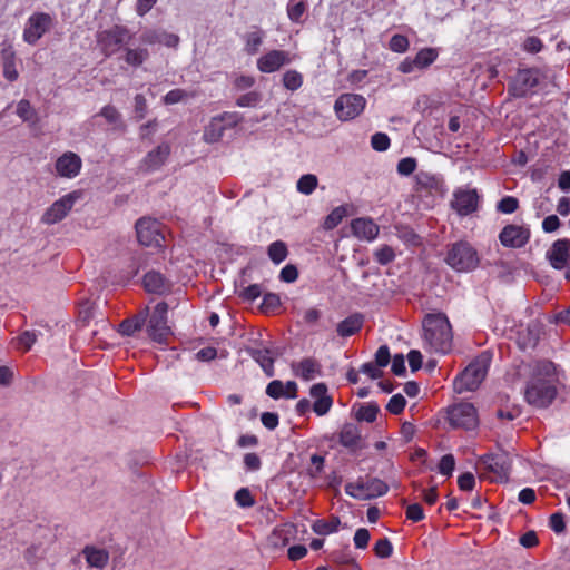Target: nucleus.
Segmentation results:
<instances>
[{"mask_svg": "<svg viewBox=\"0 0 570 570\" xmlns=\"http://www.w3.org/2000/svg\"><path fill=\"white\" fill-rule=\"evenodd\" d=\"M82 553H83L88 564L92 568H99V569L104 568L107 564L108 559H109V554L106 550L96 549V548L89 547V546H87L82 550Z\"/></svg>", "mask_w": 570, "mask_h": 570, "instance_id": "nucleus-30", "label": "nucleus"}, {"mask_svg": "<svg viewBox=\"0 0 570 570\" xmlns=\"http://www.w3.org/2000/svg\"><path fill=\"white\" fill-rule=\"evenodd\" d=\"M363 488V479H358L356 482L346 483L345 492L347 495L358 500V495H364Z\"/></svg>", "mask_w": 570, "mask_h": 570, "instance_id": "nucleus-62", "label": "nucleus"}, {"mask_svg": "<svg viewBox=\"0 0 570 570\" xmlns=\"http://www.w3.org/2000/svg\"><path fill=\"white\" fill-rule=\"evenodd\" d=\"M168 305L165 302L158 303L149 317L147 332L148 335L158 343L166 342L170 335V327L167 325Z\"/></svg>", "mask_w": 570, "mask_h": 570, "instance_id": "nucleus-8", "label": "nucleus"}, {"mask_svg": "<svg viewBox=\"0 0 570 570\" xmlns=\"http://www.w3.org/2000/svg\"><path fill=\"white\" fill-rule=\"evenodd\" d=\"M492 361V353L490 351L481 352L453 382L454 391L459 394L470 391H475L485 379L490 364Z\"/></svg>", "mask_w": 570, "mask_h": 570, "instance_id": "nucleus-2", "label": "nucleus"}, {"mask_svg": "<svg viewBox=\"0 0 570 570\" xmlns=\"http://www.w3.org/2000/svg\"><path fill=\"white\" fill-rule=\"evenodd\" d=\"M557 395L553 380L531 377L524 391V397L530 405L539 409L549 406Z\"/></svg>", "mask_w": 570, "mask_h": 570, "instance_id": "nucleus-4", "label": "nucleus"}, {"mask_svg": "<svg viewBox=\"0 0 570 570\" xmlns=\"http://www.w3.org/2000/svg\"><path fill=\"white\" fill-rule=\"evenodd\" d=\"M81 198V191L75 190L60 199L56 200L42 215V223L47 225L56 224L62 220L73 207L75 203Z\"/></svg>", "mask_w": 570, "mask_h": 570, "instance_id": "nucleus-11", "label": "nucleus"}, {"mask_svg": "<svg viewBox=\"0 0 570 570\" xmlns=\"http://www.w3.org/2000/svg\"><path fill=\"white\" fill-rule=\"evenodd\" d=\"M216 117L226 126V129L237 126L243 120V116L238 112H223Z\"/></svg>", "mask_w": 570, "mask_h": 570, "instance_id": "nucleus-56", "label": "nucleus"}, {"mask_svg": "<svg viewBox=\"0 0 570 570\" xmlns=\"http://www.w3.org/2000/svg\"><path fill=\"white\" fill-rule=\"evenodd\" d=\"M81 166V158L72 151L62 154L56 161L57 174L66 178L76 177L80 173Z\"/></svg>", "mask_w": 570, "mask_h": 570, "instance_id": "nucleus-19", "label": "nucleus"}, {"mask_svg": "<svg viewBox=\"0 0 570 570\" xmlns=\"http://www.w3.org/2000/svg\"><path fill=\"white\" fill-rule=\"evenodd\" d=\"M138 242L144 246H160L164 236L160 233V224L150 218H140L136 223Z\"/></svg>", "mask_w": 570, "mask_h": 570, "instance_id": "nucleus-13", "label": "nucleus"}, {"mask_svg": "<svg viewBox=\"0 0 570 570\" xmlns=\"http://www.w3.org/2000/svg\"><path fill=\"white\" fill-rule=\"evenodd\" d=\"M53 24V18L46 12L32 13L23 29V40L29 45H36L37 41L48 32Z\"/></svg>", "mask_w": 570, "mask_h": 570, "instance_id": "nucleus-9", "label": "nucleus"}, {"mask_svg": "<svg viewBox=\"0 0 570 570\" xmlns=\"http://www.w3.org/2000/svg\"><path fill=\"white\" fill-rule=\"evenodd\" d=\"M556 372L554 364L550 361H540L537 363L532 377H542L552 380Z\"/></svg>", "mask_w": 570, "mask_h": 570, "instance_id": "nucleus-42", "label": "nucleus"}, {"mask_svg": "<svg viewBox=\"0 0 570 570\" xmlns=\"http://www.w3.org/2000/svg\"><path fill=\"white\" fill-rule=\"evenodd\" d=\"M415 186L416 190H438L440 180L435 175L421 170L415 175Z\"/></svg>", "mask_w": 570, "mask_h": 570, "instance_id": "nucleus-32", "label": "nucleus"}, {"mask_svg": "<svg viewBox=\"0 0 570 570\" xmlns=\"http://www.w3.org/2000/svg\"><path fill=\"white\" fill-rule=\"evenodd\" d=\"M390 49L394 52H405L409 48V40L403 35H394L389 45Z\"/></svg>", "mask_w": 570, "mask_h": 570, "instance_id": "nucleus-54", "label": "nucleus"}, {"mask_svg": "<svg viewBox=\"0 0 570 570\" xmlns=\"http://www.w3.org/2000/svg\"><path fill=\"white\" fill-rule=\"evenodd\" d=\"M454 468H455V460L452 454L443 455L441 458L439 466H438L439 472L445 476H451Z\"/></svg>", "mask_w": 570, "mask_h": 570, "instance_id": "nucleus-51", "label": "nucleus"}, {"mask_svg": "<svg viewBox=\"0 0 570 570\" xmlns=\"http://www.w3.org/2000/svg\"><path fill=\"white\" fill-rule=\"evenodd\" d=\"M267 254L273 263L281 264L287 257V246L284 242L276 240L268 246Z\"/></svg>", "mask_w": 570, "mask_h": 570, "instance_id": "nucleus-36", "label": "nucleus"}, {"mask_svg": "<svg viewBox=\"0 0 570 570\" xmlns=\"http://www.w3.org/2000/svg\"><path fill=\"white\" fill-rule=\"evenodd\" d=\"M458 485L462 491H471L475 485L474 475L471 472L461 474L458 479Z\"/></svg>", "mask_w": 570, "mask_h": 570, "instance_id": "nucleus-64", "label": "nucleus"}, {"mask_svg": "<svg viewBox=\"0 0 570 570\" xmlns=\"http://www.w3.org/2000/svg\"><path fill=\"white\" fill-rule=\"evenodd\" d=\"M262 294V287L258 284H252L247 287H244L239 292V296L248 302L255 301L257 297H259Z\"/></svg>", "mask_w": 570, "mask_h": 570, "instance_id": "nucleus-58", "label": "nucleus"}, {"mask_svg": "<svg viewBox=\"0 0 570 570\" xmlns=\"http://www.w3.org/2000/svg\"><path fill=\"white\" fill-rule=\"evenodd\" d=\"M366 99L357 94H343L334 104L337 118L347 121L357 117L365 108Z\"/></svg>", "mask_w": 570, "mask_h": 570, "instance_id": "nucleus-6", "label": "nucleus"}, {"mask_svg": "<svg viewBox=\"0 0 570 570\" xmlns=\"http://www.w3.org/2000/svg\"><path fill=\"white\" fill-rule=\"evenodd\" d=\"M262 100V95L256 91H250L242 95L237 100L236 105L239 107H253Z\"/></svg>", "mask_w": 570, "mask_h": 570, "instance_id": "nucleus-53", "label": "nucleus"}, {"mask_svg": "<svg viewBox=\"0 0 570 570\" xmlns=\"http://www.w3.org/2000/svg\"><path fill=\"white\" fill-rule=\"evenodd\" d=\"M363 484L364 495H358V500H371L389 491V485L379 478L363 479Z\"/></svg>", "mask_w": 570, "mask_h": 570, "instance_id": "nucleus-27", "label": "nucleus"}, {"mask_svg": "<svg viewBox=\"0 0 570 570\" xmlns=\"http://www.w3.org/2000/svg\"><path fill=\"white\" fill-rule=\"evenodd\" d=\"M303 83V77L296 70H288L283 76V85L286 89L295 91Z\"/></svg>", "mask_w": 570, "mask_h": 570, "instance_id": "nucleus-43", "label": "nucleus"}, {"mask_svg": "<svg viewBox=\"0 0 570 570\" xmlns=\"http://www.w3.org/2000/svg\"><path fill=\"white\" fill-rule=\"evenodd\" d=\"M266 394L272 399L286 397L285 386L282 381L274 380L266 387Z\"/></svg>", "mask_w": 570, "mask_h": 570, "instance_id": "nucleus-49", "label": "nucleus"}, {"mask_svg": "<svg viewBox=\"0 0 570 570\" xmlns=\"http://www.w3.org/2000/svg\"><path fill=\"white\" fill-rule=\"evenodd\" d=\"M292 370L295 375L302 377L305 381H311L321 374L320 363L311 357L303 358L298 363H293Z\"/></svg>", "mask_w": 570, "mask_h": 570, "instance_id": "nucleus-26", "label": "nucleus"}, {"mask_svg": "<svg viewBox=\"0 0 570 570\" xmlns=\"http://www.w3.org/2000/svg\"><path fill=\"white\" fill-rule=\"evenodd\" d=\"M140 41L145 45L161 43L168 48H177L180 39L163 29H147L141 33Z\"/></svg>", "mask_w": 570, "mask_h": 570, "instance_id": "nucleus-21", "label": "nucleus"}, {"mask_svg": "<svg viewBox=\"0 0 570 570\" xmlns=\"http://www.w3.org/2000/svg\"><path fill=\"white\" fill-rule=\"evenodd\" d=\"M374 256L377 263L381 265H386L394 259L395 254L390 246H383L375 252Z\"/></svg>", "mask_w": 570, "mask_h": 570, "instance_id": "nucleus-57", "label": "nucleus"}, {"mask_svg": "<svg viewBox=\"0 0 570 570\" xmlns=\"http://www.w3.org/2000/svg\"><path fill=\"white\" fill-rule=\"evenodd\" d=\"M361 441V432L355 424L345 423L342 426L338 433V442L341 445L354 452L362 448Z\"/></svg>", "mask_w": 570, "mask_h": 570, "instance_id": "nucleus-23", "label": "nucleus"}, {"mask_svg": "<svg viewBox=\"0 0 570 570\" xmlns=\"http://www.w3.org/2000/svg\"><path fill=\"white\" fill-rule=\"evenodd\" d=\"M131 39V35L126 27L114 26L110 29L98 32L97 42L102 52L109 57L116 53L120 47Z\"/></svg>", "mask_w": 570, "mask_h": 570, "instance_id": "nucleus-5", "label": "nucleus"}, {"mask_svg": "<svg viewBox=\"0 0 570 570\" xmlns=\"http://www.w3.org/2000/svg\"><path fill=\"white\" fill-rule=\"evenodd\" d=\"M530 238V230L523 226L507 225L500 233L499 239L504 247H523Z\"/></svg>", "mask_w": 570, "mask_h": 570, "instance_id": "nucleus-16", "label": "nucleus"}, {"mask_svg": "<svg viewBox=\"0 0 570 570\" xmlns=\"http://www.w3.org/2000/svg\"><path fill=\"white\" fill-rule=\"evenodd\" d=\"M17 115L23 121H31L36 117V111L31 107L29 100L22 99L17 105Z\"/></svg>", "mask_w": 570, "mask_h": 570, "instance_id": "nucleus-46", "label": "nucleus"}, {"mask_svg": "<svg viewBox=\"0 0 570 570\" xmlns=\"http://www.w3.org/2000/svg\"><path fill=\"white\" fill-rule=\"evenodd\" d=\"M3 56V77L9 81H14L18 78V71L14 65V52L11 49H4Z\"/></svg>", "mask_w": 570, "mask_h": 570, "instance_id": "nucleus-35", "label": "nucleus"}, {"mask_svg": "<svg viewBox=\"0 0 570 570\" xmlns=\"http://www.w3.org/2000/svg\"><path fill=\"white\" fill-rule=\"evenodd\" d=\"M263 43V32L255 31L246 35L245 50L248 55H255Z\"/></svg>", "mask_w": 570, "mask_h": 570, "instance_id": "nucleus-44", "label": "nucleus"}, {"mask_svg": "<svg viewBox=\"0 0 570 570\" xmlns=\"http://www.w3.org/2000/svg\"><path fill=\"white\" fill-rule=\"evenodd\" d=\"M306 11V4L303 0H289L287 4V16L293 22H301Z\"/></svg>", "mask_w": 570, "mask_h": 570, "instance_id": "nucleus-41", "label": "nucleus"}, {"mask_svg": "<svg viewBox=\"0 0 570 570\" xmlns=\"http://www.w3.org/2000/svg\"><path fill=\"white\" fill-rule=\"evenodd\" d=\"M125 51V61L134 67L141 66L149 58V51L146 48H126Z\"/></svg>", "mask_w": 570, "mask_h": 570, "instance_id": "nucleus-34", "label": "nucleus"}, {"mask_svg": "<svg viewBox=\"0 0 570 570\" xmlns=\"http://www.w3.org/2000/svg\"><path fill=\"white\" fill-rule=\"evenodd\" d=\"M438 53L434 49L425 48L416 53L414 62H416L417 69H424L429 67L431 63H433Z\"/></svg>", "mask_w": 570, "mask_h": 570, "instance_id": "nucleus-40", "label": "nucleus"}, {"mask_svg": "<svg viewBox=\"0 0 570 570\" xmlns=\"http://www.w3.org/2000/svg\"><path fill=\"white\" fill-rule=\"evenodd\" d=\"M235 501L240 508H250L255 500L247 488H242L235 493Z\"/></svg>", "mask_w": 570, "mask_h": 570, "instance_id": "nucleus-47", "label": "nucleus"}, {"mask_svg": "<svg viewBox=\"0 0 570 570\" xmlns=\"http://www.w3.org/2000/svg\"><path fill=\"white\" fill-rule=\"evenodd\" d=\"M406 517L413 522H419L424 519V511L421 504L412 503L406 507Z\"/></svg>", "mask_w": 570, "mask_h": 570, "instance_id": "nucleus-61", "label": "nucleus"}, {"mask_svg": "<svg viewBox=\"0 0 570 570\" xmlns=\"http://www.w3.org/2000/svg\"><path fill=\"white\" fill-rule=\"evenodd\" d=\"M246 352L259 364L266 376H274V362L275 357L279 355L278 352L265 346H248Z\"/></svg>", "mask_w": 570, "mask_h": 570, "instance_id": "nucleus-18", "label": "nucleus"}, {"mask_svg": "<svg viewBox=\"0 0 570 570\" xmlns=\"http://www.w3.org/2000/svg\"><path fill=\"white\" fill-rule=\"evenodd\" d=\"M445 262L456 272H470L479 265V256L468 242H456L450 246Z\"/></svg>", "mask_w": 570, "mask_h": 570, "instance_id": "nucleus-3", "label": "nucleus"}, {"mask_svg": "<svg viewBox=\"0 0 570 570\" xmlns=\"http://www.w3.org/2000/svg\"><path fill=\"white\" fill-rule=\"evenodd\" d=\"M318 179L313 174L303 175L296 185L297 190L304 195H311L317 187Z\"/></svg>", "mask_w": 570, "mask_h": 570, "instance_id": "nucleus-39", "label": "nucleus"}, {"mask_svg": "<svg viewBox=\"0 0 570 570\" xmlns=\"http://www.w3.org/2000/svg\"><path fill=\"white\" fill-rule=\"evenodd\" d=\"M309 395L314 399L313 411L318 416H323L328 413L333 404V399L328 394L325 383H316L312 385Z\"/></svg>", "mask_w": 570, "mask_h": 570, "instance_id": "nucleus-20", "label": "nucleus"}, {"mask_svg": "<svg viewBox=\"0 0 570 570\" xmlns=\"http://www.w3.org/2000/svg\"><path fill=\"white\" fill-rule=\"evenodd\" d=\"M291 61L289 52L284 50H271L257 60V68L262 72L271 73L291 63Z\"/></svg>", "mask_w": 570, "mask_h": 570, "instance_id": "nucleus-17", "label": "nucleus"}, {"mask_svg": "<svg viewBox=\"0 0 570 570\" xmlns=\"http://www.w3.org/2000/svg\"><path fill=\"white\" fill-rule=\"evenodd\" d=\"M479 206V194L476 189L460 188L454 191L451 207L460 215L468 216L474 213Z\"/></svg>", "mask_w": 570, "mask_h": 570, "instance_id": "nucleus-14", "label": "nucleus"}, {"mask_svg": "<svg viewBox=\"0 0 570 570\" xmlns=\"http://www.w3.org/2000/svg\"><path fill=\"white\" fill-rule=\"evenodd\" d=\"M546 258L554 269H563L570 262V240L560 238L552 243Z\"/></svg>", "mask_w": 570, "mask_h": 570, "instance_id": "nucleus-15", "label": "nucleus"}, {"mask_svg": "<svg viewBox=\"0 0 570 570\" xmlns=\"http://www.w3.org/2000/svg\"><path fill=\"white\" fill-rule=\"evenodd\" d=\"M519 207V202L515 197L505 196L497 204V210L503 214H512Z\"/></svg>", "mask_w": 570, "mask_h": 570, "instance_id": "nucleus-45", "label": "nucleus"}, {"mask_svg": "<svg viewBox=\"0 0 570 570\" xmlns=\"http://www.w3.org/2000/svg\"><path fill=\"white\" fill-rule=\"evenodd\" d=\"M391 361L390 348L387 345H382L375 353V365L379 367H385Z\"/></svg>", "mask_w": 570, "mask_h": 570, "instance_id": "nucleus-59", "label": "nucleus"}, {"mask_svg": "<svg viewBox=\"0 0 570 570\" xmlns=\"http://www.w3.org/2000/svg\"><path fill=\"white\" fill-rule=\"evenodd\" d=\"M481 464L495 475V481L505 482L509 479L512 458L509 453L500 451L482 456Z\"/></svg>", "mask_w": 570, "mask_h": 570, "instance_id": "nucleus-12", "label": "nucleus"}, {"mask_svg": "<svg viewBox=\"0 0 570 570\" xmlns=\"http://www.w3.org/2000/svg\"><path fill=\"white\" fill-rule=\"evenodd\" d=\"M405 405V397L402 394H395L390 399L386 409L389 412L396 415L403 412Z\"/></svg>", "mask_w": 570, "mask_h": 570, "instance_id": "nucleus-50", "label": "nucleus"}, {"mask_svg": "<svg viewBox=\"0 0 570 570\" xmlns=\"http://www.w3.org/2000/svg\"><path fill=\"white\" fill-rule=\"evenodd\" d=\"M540 82V71L535 68L520 69L513 77L509 92L513 97H525Z\"/></svg>", "mask_w": 570, "mask_h": 570, "instance_id": "nucleus-10", "label": "nucleus"}, {"mask_svg": "<svg viewBox=\"0 0 570 570\" xmlns=\"http://www.w3.org/2000/svg\"><path fill=\"white\" fill-rule=\"evenodd\" d=\"M169 154L170 146L161 144L146 155L141 166L147 171L158 170L165 164Z\"/></svg>", "mask_w": 570, "mask_h": 570, "instance_id": "nucleus-22", "label": "nucleus"}, {"mask_svg": "<svg viewBox=\"0 0 570 570\" xmlns=\"http://www.w3.org/2000/svg\"><path fill=\"white\" fill-rule=\"evenodd\" d=\"M352 233L360 239L373 240L379 234V226L370 218H356L351 224Z\"/></svg>", "mask_w": 570, "mask_h": 570, "instance_id": "nucleus-24", "label": "nucleus"}, {"mask_svg": "<svg viewBox=\"0 0 570 570\" xmlns=\"http://www.w3.org/2000/svg\"><path fill=\"white\" fill-rule=\"evenodd\" d=\"M363 324V316L358 313L350 315L341 321L336 326V332L341 337H348L358 332Z\"/></svg>", "mask_w": 570, "mask_h": 570, "instance_id": "nucleus-29", "label": "nucleus"}, {"mask_svg": "<svg viewBox=\"0 0 570 570\" xmlns=\"http://www.w3.org/2000/svg\"><path fill=\"white\" fill-rule=\"evenodd\" d=\"M371 146L374 150L385 151L390 147V138L386 134L376 132L371 138Z\"/></svg>", "mask_w": 570, "mask_h": 570, "instance_id": "nucleus-52", "label": "nucleus"}, {"mask_svg": "<svg viewBox=\"0 0 570 570\" xmlns=\"http://www.w3.org/2000/svg\"><path fill=\"white\" fill-rule=\"evenodd\" d=\"M281 305V298L275 293H267L263 297L262 308L265 312L274 311Z\"/></svg>", "mask_w": 570, "mask_h": 570, "instance_id": "nucleus-60", "label": "nucleus"}, {"mask_svg": "<svg viewBox=\"0 0 570 570\" xmlns=\"http://www.w3.org/2000/svg\"><path fill=\"white\" fill-rule=\"evenodd\" d=\"M144 286L149 293L164 294L170 289L171 283L159 272L150 271L144 276Z\"/></svg>", "mask_w": 570, "mask_h": 570, "instance_id": "nucleus-25", "label": "nucleus"}, {"mask_svg": "<svg viewBox=\"0 0 570 570\" xmlns=\"http://www.w3.org/2000/svg\"><path fill=\"white\" fill-rule=\"evenodd\" d=\"M225 130L226 126H224L217 117H214L205 127L203 139L208 144L217 142L223 137Z\"/></svg>", "mask_w": 570, "mask_h": 570, "instance_id": "nucleus-31", "label": "nucleus"}, {"mask_svg": "<svg viewBox=\"0 0 570 570\" xmlns=\"http://www.w3.org/2000/svg\"><path fill=\"white\" fill-rule=\"evenodd\" d=\"M380 407L376 403H366L361 405L355 414L357 421L374 422L376 420Z\"/></svg>", "mask_w": 570, "mask_h": 570, "instance_id": "nucleus-37", "label": "nucleus"}, {"mask_svg": "<svg viewBox=\"0 0 570 570\" xmlns=\"http://www.w3.org/2000/svg\"><path fill=\"white\" fill-rule=\"evenodd\" d=\"M340 524H341V520L338 517H332L330 520L320 519L313 523L312 530L316 534L326 535V534L336 532Z\"/></svg>", "mask_w": 570, "mask_h": 570, "instance_id": "nucleus-33", "label": "nucleus"}, {"mask_svg": "<svg viewBox=\"0 0 570 570\" xmlns=\"http://www.w3.org/2000/svg\"><path fill=\"white\" fill-rule=\"evenodd\" d=\"M347 212L344 206L334 208L324 219L323 227L326 230L335 228L346 216Z\"/></svg>", "mask_w": 570, "mask_h": 570, "instance_id": "nucleus-38", "label": "nucleus"}, {"mask_svg": "<svg viewBox=\"0 0 570 570\" xmlns=\"http://www.w3.org/2000/svg\"><path fill=\"white\" fill-rule=\"evenodd\" d=\"M397 173L401 176H409L413 174L416 169V160L412 157L402 158L397 163Z\"/></svg>", "mask_w": 570, "mask_h": 570, "instance_id": "nucleus-55", "label": "nucleus"}, {"mask_svg": "<svg viewBox=\"0 0 570 570\" xmlns=\"http://www.w3.org/2000/svg\"><path fill=\"white\" fill-rule=\"evenodd\" d=\"M450 424L455 429L472 430L478 426L476 409L472 403H459L448 411Z\"/></svg>", "mask_w": 570, "mask_h": 570, "instance_id": "nucleus-7", "label": "nucleus"}, {"mask_svg": "<svg viewBox=\"0 0 570 570\" xmlns=\"http://www.w3.org/2000/svg\"><path fill=\"white\" fill-rule=\"evenodd\" d=\"M374 552L379 558H389L393 552V546L387 538H382L376 541Z\"/></svg>", "mask_w": 570, "mask_h": 570, "instance_id": "nucleus-48", "label": "nucleus"}, {"mask_svg": "<svg viewBox=\"0 0 570 570\" xmlns=\"http://www.w3.org/2000/svg\"><path fill=\"white\" fill-rule=\"evenodd\" d=\"M424 340L432 350L445 354L452 347V330L444 314H429L423 321Z\"/></svg>", "mask_w": 570, "mask_h": 570, "instance_id": "nucleus-1", "label": "nucleus"}, {"mask_svg": "<svg viewBox=\"0 0 570 570\" xmlns=\"http://www.w3.org/2000/svg\"><path fill=\"white\" fill-rule=\"evenodd\" d=\"M148 309L135 315L131 318H126L119 324V333L124 336H132L136 332L140 331L146 323Z\"/></svg>", "mask_w": 570, "mask_h": 570, "instance_id": "nucleus-28", "label": "nucleus"}, {"mask_svg": "<svg viewBox=\"0 0 570 570\" xmlns=\"http://www.w3.org/2000/svg\"><path fill=\"white\" fill-rule=\"evenodd\" d=\"M370 541V532L365 528H360L354 534V544L357 549H365Z\"/></svg>", "mask_w": 570, "mask_h": 570, "instance_id": "nucleus-63", "label": "nucleus"}]
</instances>
